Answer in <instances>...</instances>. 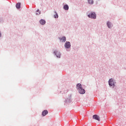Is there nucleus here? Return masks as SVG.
Masks as SVG:
<instances>
[{
	"label": "nucleus",
	"mask_w": 126,
	"mask_h": 126,
	"mask_svg": "<svg viewBox=\"0 0 126 126\" xmlns=\"http://www.w3.org/2000/svg\"><path fill=\"white\" fill-rule=\"evenodd\" d=\"M109 85L110 86H115V82H114V80L113 79H110L109 80Z\"/></svg>",
	"instance_id": "nucleus-1"
},
{
	"label": "nucleus",
	"mask_w": 126,
	"mask_h": 126,
	"mask_svg": "<svg viewBox=\"0 0 126 126\" xmlns=\"http://www.w3.org/2000/svg\"><path fill=\"white\" fill-rule=\"evenodd\" d=\"M88 17H89L90 18H93L94 19H95L96 14H95V13H93L91 15H89Z\"/></svg>",
	"instance_id": "nucleus-2"
},
{
	"label": "nucleus",
	"mask_w": 126,
	"mask_h": 126,
	"mask_svg": "<svg viewBox=\"0 0 126 126\" xmlns=\"http://www.w3.org/2000/svg\"><path fill=\"white\" fill-rule=\"evenodd\" d=\"M93 119L94 120H96V121H98V122H100V117L97 115H94L93 117Z\"/></svg>",
	"instance_id": "nucleus-3"
},
{
	"label": "nucleus",
	"mask_w": 126,
	"mask_h": 126,
	"mask_svg": "<svg viewBox=\"0 0 126 126\" xmlns=\"http://www.w3.org/2000/svg\"><path fill=\"white\" fill-rule=\"evenodd\" d=\"M70 42H66V43L64 44V47L66 48V49H68L69 48H70Z\"/></svg>",
	"instance_id": "nucleus-4"
},
{
	"label": "nucleus",
	"mask_w": 126,
	"mask_h": 126,
	"mask_svg": "<svg viewBox=\"0 0 126 126\" xmlns=\"http://www.w3.org/2000/svg\"><path fill=\"white\" fill-rule=\"evenodd\" d=\"M79 93L80 94H84V93H85V90L82 88V89L79 90Z\"/></svg>",
	"instance_id": "nucleus-5"
},
{
	"label": "nucleus",
	"mask_w": 126,
	"mask_h": 126,
	"mask_svg": "<svg viewBox=\"0 0 126 126\" xmlns=\"http://www.w3.org/2000/svg\"><path fill=\"white\" fill-rule=\"evenodd\" d=\"M82 88V85H81V84H77V89L78 90H79Z\"/></svg>",
	"instance_id": "nucleus-6"
},
{
	"label": "nucleus",
	"mask_w": 126,
	"mask_h": 126,
	"mask_svg": "<svg viewBox=\"0 0 126 126\" xmlns=\"http://www.w3.org/2000/svg\"><path fill=\"white\" fill-rule=\"evenodd\" d=\"M54 53L57 56V58H61V54L58 51H54Z\"/></svg>",
	"instance_id": "nucleus-7"
},
{
	"label": "nucleus",
	"mask_w": 126,
	"mask_h": 126,
	"mask_svg": "<svg viewBox=\"0 0 126 126\" xmlns=\"http://www.w3.org/2000/svg\"><path fill=\"white\" fill-rule=\"evenodd\" d=\"M48 112L47 111V110H44L42 112V115L43 117H45V116H46V115H48Z\"/></svg>",
	"instance_id": "nucleus-8"
},
{
	"label": "nucleus",
	"mask_w": 126,
	"mask_h": 126,
	"mask_svg": "<svg viewBox=\"0 0 126 126\" xmlns=\"http://www.w3.org/2000/svg\"><path fill=\"white\" fill-rule=\"evenodd\" d=\"M40 24H41V25H44V24H46V21H45L44 20H41L40 21Z\"/></svg>",
	"instance_id": "nucleus-9"
},
{
	"label": "nucleus",
	"mask_w": 126,
	"mask_h": 126,
	"mask_svg": "<svg viewBox=\"0 0 126 126\" xmlns=\"http://www.w3.org/2000/svg\"><path fill=\"white\" fill-rule=\"evenodd\" d=\"M61 42H65L66 41V38L65 36L63 37L62 38H60Z\"/></svg>",
	"instance_id": "nucleus-10"
},
{
	"label": "nucleus",
	"mask_w": 126,
	"mask_h": 126,
	"mask_svg": "<svg viewBox=\"0 0 126 126\" xmlns=\"http://www.w3.org/2000/svg\"><path fill=\"white\" fill-rule=\"evenodd\" d=\"M16 8H18V9H19V8H20L21 7V3L19 2L17 3L16 5Z\"/></svg>",
	"instance_id": "nucleus-11"
},
{
	"label": "nucleus",
	"mask_w": 126,
	"mask_h": 126,
	"mask_svg": "<svg viewBox=\"0 0 126 126\" xmlns=\"http://www.w3.org/2000/svg\"><path fill=\"white\" fill-rule=\"evenodd\" d=\"M63 9H65V10H68V5L67 4L64 5L63 6Z\"/></svg>",
	"instance_id": "nucleus-12"
},
{
	"label": "nucleus",
	"mask_w": 126,
	"mask_h": 126,
	"mask_svg": "<svg viewBox=\"0 0 126 126\" xmlns=\"http://www.w3.org/2000/svg\"><path fill=\"white\" fill-rule=\"evenodd\" d=\"M88 1L89 4H93V3H94V1H93V0H88Z\"/></svg>",
	"instance_id": "nucleus-13"
},
{
	"label": "nucleus",
	"mask_w": 126,
	"mask_h": 126,
	"mask_svg": "<svg viewBox=\"0 0 126 126\" xmlns=\"http://www.w3.org/2000/svg\"><path fill=\"white\" fill-rule=\"evenodd\" d=\"M55 14L54 15L55 18H59V15H58V13H57V12H55Z\"/></svg>",
	"instance_id": "nucleus-14"
},
{
	"label": "nucleus",
	"mask_w": 126,
	"mask_h": 126,
	"mask_svg": "<svg viewBox=\"0 0 126 126\" xmlns=\"http://www.w3.org/2000/svg\"><path fill=\"white\" fill-rule=\"evenodd\" d=\"M107 25L108 28H111V23L108 22L107 23Z\"/></svg>",
	"instance_id": "nucleus-15"
},
{
	"label": "nucleus",
	"mask_w": 126,
	"mask_h": 126,
	"mask_svg": "<svg viewBox=\"0 0 126 126\" xmlns=\"http://www.w3.org/2000/svg\"><path fill=\"white\" fill-rule=\"evenodd\" d=\"M41 13V11H40V10H37L36 11V15H39V14H40Z\"/></svg>",
	"instance_id": "nucleus-16"
}]
</instances>
